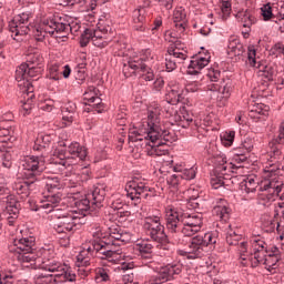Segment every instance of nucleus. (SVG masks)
Masks as SVG:
<instances>
[{"label": "nucleus", "instance_id": "f257e3e1", "mask_svg": "<svg viewBox=\"0 0 284 284\" xmlns=\"http://www.w3.org/2000/svg\"><path fill=\"white\" fill-rule=\"evenodd\" d=\"M145 129V135L144 141L146 148V154L148 156H168L170 154V146L165 143H159V144H150L156 143L159 139L168 140V134L170 132L161 129V105L159 103L153 102L148 108V121L144 122Z\"/></svg>", "mask_w": 284, "mask_h": 284}, {"label": "nucleus", "instance_id": "f03ea898", "mask_svg": "<svg viewBox=\"0 0 284 284\" xmlns=\"http://www.w3.org/2000/svg\"><path fill=\"white\" fill-rule=\"evenodd\" d=\"M203 219L199 214L190 215L176 209L166 211V229L172 234H183L184 236H194L201 232Z\"/></svg>", "mask_w": 284, "mask_h": 284}, {"label": "nucleus", "instance_id": "7ed1b4c3", "mask_svg": "<svg viewBox=\"0 0 284 284\" xmlns=\"http://www.w3.org/2000/svg\"><path fill=\"white\" fill-rule=\"evenodd\" d=\"M21 165L24 170L23 176L27 181L16 183L13 189L17 194H28L30 183L40 181L41 174L45 171V159L43 155H27L21 160Z\"/></svg>", "mask_w": 284, "mask_h": 284}, {"label": "nucleus", "instance_id": "20e7f679", "mask_svg": "<svg viewBox=\"0 0 284 284\" xmlns=\"http://www.w3.org/2000/svg\"><path fill=\"white\" fill-rule=\"evenodd\" d=\"M42 270L50 272V274L37 275V284H50L52 281L57 282V278H60L62 283H72L77 278V275L70 273V266L57 260L43 262Z\"/></svg>", "mask_w": 284, "mask_h": 284}, {"label": "nucleus", "instance_id": "39448f33", "mask_svg": "<svg viewBox=\"0 0 284 284\" xmlns=\"http://www.w3.org/2000/svg\"><path fill=\"white\" fill-rule=\"evenodd\" d=\"M51 216L57 219L53 223V230H55L58 234L77 232V230L83 225V217L79 216V213L74 211L57 210Z\"/></svg>", "mask_w": 284, "mask_h": 284}, {"label": "nucleus", "instance_id": "423d86ee", "mask_svg": "<svg viewBox=\"0 0 284 284\" xmlns=\"http://www.w3.org/2000/svg\"><path fill=\"white\" fill-rule=\"evenodd\" d=\"M33 34L37 41H43L47 34L53 37V34H60L59 37H65L70 34V23L58 22L57 19L49 17L42 19V22L33 30Z\"/></svg>", "mask_w": 284, "mask_h": 284}, {"label": "nucleus", "instance_id": "0eeeda50", "mask_svg": "<svg viewBox=\"0 0 284 284\" xmlns=\"http://www.w3.org/2000/svg\"><path fill=\"white\" fill-rule=\"evenodd\" d=\"M55 154L58 156V165H62V168L68 169L71 165H77L79 161H85L88 156V150L84 146H81L78 142H72L63 150H57Z\"/></svg>", "mask_w": 284, "mask_h": 284}, {"label": "nucleus", "instance_id": "6e6552de", "mask_svg": "<svg viewBox=\"0 0 284 284\" xmlns=\"http://www.w3.org/2000/svg\"><path fill=\"white\" fill-rule=\"evenodd\" d=\"M144 230L149 236L156 243L162 245V250H168V235H165V226L161 223V217L158 215H150L144 219Z\"/></svg>", "mask_w": 284, "mask_h": 284}, {"label": "nucleus", "instance_id": "1a4fd4ad", "mask_svg": "<svg viewBox=\"0 0 284 284\" xmlns=\"http://www.w3.org/2000/svg\"><path fill=\"white\" fill-rule=\"evenodd\" d=\"M246 64L250 65V68L257 70L260 77H264V79H267V81H274V77H276V70L274 67L267 64V62L256 57V47L254 45H248L247 48Z\"/></svg>", "mask_w": 284, "mask_h": 284}, {"label": "nucleus", "instance_id": "9d476101", "mask_svg": "<svg viewBox=\"0 0 284 284\" xmlns=\"http://www.w3.org/2000/svg\"><path fill=\"white\" fill-rule=\"evenodd\" d=\"M30 19H32V13L23 12L16 16L11 21H9V31L12 33L11 37L17 39V37H26L30 32Z\"/></svg>", "mask_w": 284, "mask_h": 284}, {"label": "nucleus", "instance_id": "9b49d317", "mask_svg": "<svg viewBox=\"0 0 284 284\" xmlns=\"http://www.w3.org/2000/svg\"><path fill=\"white\" fill-rule=\"evenodd\" d=\"M136 72H142L141 78L144 81H154V71L148 67V64L142 63L139 59L129 60L128 64L123 65V73L125 77H132Z\"/></svg>", "mask_w": 284, "mask_h": 284}, {"label": "nucleus", "instance_id": "f8f14e48", "mask_svg": "<svg viewBox=\"0 0 284 284\" xmlns=\"http://www.w3.org/2000/svg\"><path fill=\"white\" fill-rule=\"evenodd\" d=\"M43 72V67H36L30 64H20L18 69L16 70V80L18 81V85H21V83H30L32 85V82L30 79H33V81H39V78L41 77V73Z\"/></svg>", "mask_w": 284, "mask_h": 284}, {"label": "nucleus", "instance_id": "ddd939ff", "mask_svg": "<svg viewBox=\"0 0 284 284\" xmlns=\"http://www.w3.org/2000/svg\"><path fill=\"white\" fill-rule=\"evenodd\" d=\"M126 192L132 201H139L141 196L148 199V192H150V186L145 180L134 179L126 185Z\"/></svg>", "mask_w": 284, "mask_h": 284}, {"label": "nucleus", "instance_id": "4468645a", "mask_svg": "<svg viewBox=\"0 0 284 284\" xmlns=\"http://www.w3.org/2000/svg\"><path fill=\"white\" fill-rule=\"evenodd\" d=\"M168 52L169 54H166L165 58V68L168 72H173V70H176V65H179V63H183V61H185L187 55L185 54V51L179 49L178 44L170 47Z\"/></svg>", "mask_w": 284, "mask_h": 284}, {"label": "nucleus", "instance_id": "2eb2a0df", "mask_svg": "<svg viewBox=\"0 0 284 284\" xmlns=\"http://www.w3.org/2000/svg\"><path fill=\"white\" fill-rule=\"evenodd\" d=\"M284 141L281 138H275L270 142V165H277L280 168L284 160Z\"/></svg>", "mask_w": 284, "mask_h": 284}, {"label": "nucleus", "instance_id": "dca6fc26", "mask_svg": "<svg viewBox=\"0 0 284 284\" xmlns=\"http://www.w3.org/2000/svg\"><path fill=\"white\" fill-rule=\"evenodd\" d=\"M20 90L22 92V113L23 115L30 114L32 110V101L34 99V87L30 82L20 83Z\"/></svg>", "mask_w": 284, "mask_h": 284}, {"label": "nucleus", "instance_id": "f3484780", "mask_svg": "<svg viewBox=\"0 0 284 284\" xmlns=\"http://www.w3.org/2000/svg\"><path fill=\"white\" fill-rule=\"evenodd\" d=\"M85 105H90L95 112H103V102L99 98V90L97 87H89L83 94Z\"/></svg>", "mask_w": 284, "mask_h": 284}, {"label": "nucleus", "instance_id": "a211bd4d", "mask_svg": "<svg viewBox=\"0 0 284 284\" xmlns=\"http://www.w3.org/2000/svg\"><path fill=\"white\" fill-rule=\"evenodd\" d=\"M216 236H213L211 233H206L203 236H195L190 240L189 247H192L193 250H201L202 247H209V250H216Z\"/></svg>", "mask_w": 284, "mask_h": 284}, {"label": "nucleus", "instance_id": "6ab92c4d", "mask_svg": "<svg viewBox=\"0 0 284 284\" xmlns=\"http://www.w3.org/2000/svg\"><path fill=\"white\" fill-rule=\"evenodd\" d=\"M61 203V193H50L38 205L39 210H44L47 214H54Z\"/></svg>", "mask_w": 284, "mask_h": 284}, {"label": "nucleus", "instance_id": "aec40b11", "mask_svg": "<svg viewBox=\"0 0 284 284\" xmlns=\"http://www.w3.org/2000/svg\"><path fill=\"white\" fill-rule=\"evenodd\" d=\"M206 65H210V53H206L205 57L199 54L190 61L187 72L189 74H199Z\"/></svg>", "mask_w": 284, "mask_h": 284}, {"label": "nucleus", "instance_id": "412c9836", "mask_svg": "<svg viewBox=\"0 0 284 284\" xmlns=\"http://www.w3.org/2000/svg\"><path fill=\"white\" fill-rule=\"evenodd\" d=\"M148 9L139 8L133 11L134 30L145 32V23H148Z\"/></svg>", "mask_w": 284, "mask_h": 284}, {"label": "nucleus", "instance_id": "4be33fe9", "mask_svg": "<svg viewBox=\"0 0 284 284\" xmlns=\"http://www.w3.org/2000/svg\"><path fill=\"white\" fill-rule=\"evenodd\" d=\"M278 261H281V255H278V251H266V254L264 256V265L267 272H270L271 274H276Z\"/></svg>", "mask_w": 284, "mask_h": 284}, {"label": "nucleus", "instance_id": "5701e85b", "mask_svg": "<svg viewBox=\"0 0 284 284\" xmlns=\"http://www.w3.org/2000/svg\"><path fill=\"white\" fill-rule=\"evenodd\" d=\"M61 112L63 128H68L69 125H72V122L74 121L77 104H74V102H68L61 108Z\"/></svg>", "mask_w": 284, "mask_h": 284}, {"label": "nucleus", "instance_id": "b1692460", "mask_svg": "<svg viewBox=\"0 0 284 284\" xmlns=\"http://www.w3.org/2000/svg\"><path fill=\"white\" fill-rule=\"evenodd\" d=\"M111 247L112 245L103 241V233L101 230H98L93 232V241H90L83 250H110Z\"/></svg>", "mask_w": 284, "mask_h": 284}, {"label": "nucleus", "instance_id": "393cba45", "mask_svg": "<svg viewBox=\"0 0 284 284\" xmlns=\"http://www.w3.org/2000/svg\"><path fill=\"white\" fill-rule=\"evenodd\" d=\"M165 100L171 105H176L178 103H181L183 101V89L179 87L178 84L170 85L166 89Z\"/></svg>", "mask_w": 284, "mask_h": 284}, {"label": "nucleus", "instance_id": "a878e982", "mask_svg": "<svg viewBox=\"0 0 284 284\" xmlns=\"http://www.w3.org/2000/svg\"><path fill=\"white\" fill-rule=\"evenodd\" d=\"M17 138H14V129L12 125H8L0 123V145L11 146V143H14Z\"/></svg>", "mask_w": 284, "mask_h": 284}, {"label": "nucleus", "instance_id": "bb28decb", "mask_svg": "<svg viewBox=\"0 0 284 284\" xmlns=\"http://www.w3.org/2000/svg\"><path fill=\"white\" fill-rule=\"evenodd\" d=\"M0 152L3 168L10 170L12 168V161H14V156H17V153H14L12 146H7L6 144H0Z\"/></svg>", "mask_w": 284, "mask_h": 284}, {"label": "nucleus", "instance_id": "cd10ccee", "mask_svg": "<svg viewBox=\"0 0 284 284\" xmlns=\"http://www.w3.org/2000/svg\"><path fill=\"white\" fill-rule=\"evenodd\" d=\"M50 143H52V135L45 134V133H40L38 134L34 144H33V150L34 152H45L48 148H50Z\"/></svg>", "mask_w": 284, "mask_h": 284}, {"label": "nucleus", "instance_id": "c85d7f7f", "mask_svg": "<svg viewBox=\"0 0 284 284\" xmlns=\"http://www.w3.org/2000/svg\"><path fill=\"white\" fill-rule=\"evenodd\" d=\"M173 23L179 32H185V26H187V19L185 9L178 8L173 13Z\"/></svg>", "mask_w": 284, "mask_h": 284}, {"label": "nucleus", "instance_id": "c756f323", "mask_svg": "<svg viewBox=\"0 0 284 284\" xmlns=\"http://www.w3.org/2000/svg\"><path fill=\"white\" fill-rule=\"evenodd\" d=\"M230 212L231 210L227 207V202H225V200H220V203L213 209V214L224 223L230 220Z\"/></svg>", "mask_w": 284, "mask_h": 284}, {"label": "nucleus", "instance_id": "7c9ffc66", "mask_svg": "<svg viewBox=\"0 0 284 284\" xmlns=\"http://www.w3.org/2000/svg\"><path fill=\"white\" fill-rule=\"evenodd\" d=\"M239 241H241V234H239V232L232 230V226L229 225V231L226 233V243L231 247H241V248L247 247V243H245V242L239 243Z\"/></svg>", "mask_w": 284, "mask_h": 284}, {"label": "nucleus", "instance_id": "2f4dec72", "mask_svg": "<svg viewBox=\"0 0 284 284\" xmlns=\"http://www.w3.org/2000/svg\"><path fill=\"white\" fill-rule=\"evenodd\" d=\"M229 52L234 57H241L245 52V47H243L239 38L233 36L229 39Z\"/></svg>", "mask_w": 284, "mask_h": 284}, {"label": "nucleus", "instance_id": "473e14b6", "mask_svg": "<svg viewBox=\"0 0 284 284\" xmlns=\"http://www.w3.org/2000/svg\"><path fill=\"white\" fill-rule=\"evenodd\" d=\"M13 245L17 250H33L37 245V239L34 236L22 237L20 240H14Z\"/></svg>", "mask_w": 284, "mask_h": 284}, {"label": "nucleus", "instance_id": "72a5a7b5", "mask_svg": "<svg viewBox=\"0 0 284 284\" xmlns=\"http://www.w3.org/2000/svg\"><path fill=\"white\" fill-rule=\"evenodd\" d=\"M91 203L95 207H101V203L105 201V189L103 186H97L91 194Z\"/></svg>", "mask_w": 284, "mask_h": 284}, {"label": "nucleus", "instance_id": "f704fd0d", "mask_svg": "<svg viewBox=\"0 0 284 284\" xmlns=\"http://www.w3.org/2000/svg\"><path fill=\"white\" fill-rule=\"evenodd\" d=\"M92 254L90 250H81L80 253L77 255L75 266L77 267H88L90 265V257Z\"/></svg>", "mask_w": 284, "mask_h": 284}, {"label": "nucleus", "instance_id": "c9c22d12", "mask_svg": "<svg viewBox=\"0 0 284 284\" xmlns=\"http://www.w3.org/2000/svg\"><path fill=\"white\" fill-rule=\"evenodd\" d=\"M62 187H63V185H61L59 178L51 176V178L47 179L45 190H47V192H49V194L59 193V190H61Z\"/></svg>", "mask_w": 284, "mask_h": 284}, {"label": "nucleus", "instance_id": "e433bc0d", "mask_svg": "<svg viewBox=\"0 0 284 284\" xmlns=\"http://www.w3.org/2000/svg\"><path fill=\"white\" fill-rule=\"evenodd\" d=\"M17 258L20 263H32L37 261L34 251L21 250L17 253Z\"/></svg>", "mask_w": 284, "mask_h": 284}, {"label": "nucleus", "instance_id": "4c0bfd02", "mask_svg": "<svg viewBox=\"0 0 284 284\" xmlns=\"http://www.w3.org/2000/svg\"><path fill=\"white\" fill-rule=\"evenodd\" d=\"M27 65H36L37 68H43V55L39 52L29 53L27 55Z\"/></svg>", "mask_w": 284, "mask_h": 284}, {"label": "nucleus", "instance_id": "58836bf2", "mask_svg": "<svg viewBox=\"0 0 284 284\" xmlns=\"http://www.w3.org/2000/svg\"><path fill=\"white\" fill-rule=\"evenodd\" d=\"M260 251H254L253 254L246 256L247 251H244V253L241 255L242 261H245V265L251 264L252 267H256L258 263H261V256H258Z\"/></svg>", "mask_w": 284, "mask_h": 284}, {"label": "nucleus", "instance_id": "ea45409f", "mask_svg": "<svg viewBox=\"0 0 284 284\" xmlns=\"http://www.w3.org/2000/svg\"><path fill=\"white\" fill-rule=\"evenodd\" d=\"M236 18L241 19L244 23V28H251L254 23V18L250 14V11L247 10H241L236 13Z\"/></svg>", "mask_w": 284, "mask_h": 284}, {"label": "nucleus", "instance_id": "a19ab883", "mask_svg": "<svg viewBox=\"0 0 284 284\" xmlns=\"http://www.w3.org/2000/svg\"><path fill=\"white\" fill-rule=\"evenodd\" d=\"M256 187H258V185H257L256 181L254 180V178H246L242 182V190H243V192H246V194L256 192Z\"/></svg>", "mask_w": 284, "mask_h": 284}, {"label": "nucleus", "instance_id": "79ce46f5", "mask_svg": "<svg viewBox=\"0 0 284 284\" xmlns=\"http://www.w3.org/2000/svg\"><path fill=\"white\" fill-rule=\"evenodd\" d=\"M168 184L171 185L174 190H179L181 185H185V182L183 181V174L181 173H175L168 178Z\"/></svg>", "mask_w": 284, "mask_h": 284}, {"label": "nucleus", "instance_id": "37998d69", "mask_svg": "<svg viewBox=\"0 0 284 284\" xmlns=\"http://www.w3.org/2000/svg\"><path fill=\"white\" fill-rule=\"evenodd\" d=\"M263 21H272L274 23V19H278V16H274L272 12V4L266 3L261 8Z\"/></svg>", "mask_w": 284, "mask_h": 284}, {"label": "nucleus", "instance_id": "c03bdc74", "mask_svg": "<svg viewBox=\"0 0 284 284\" xmlns=\"http://www.w3.org/2000/svg\"><path fill=\"white\" fill-rule=\"evenodd\" d=\"M6 210L11 219H16L17 216H19V210H21V204L13 200L7 204Z\"/></svg>", "mask_w": 284, "mask_h": 284}, {"label": "nucleus", "instance_id": "a18cd8bd", "mask_svg": "<svg viewBox=\"0 0 284 284\" xmlns=\"http://www.w3.org/2000/svg\"><path fill=\"white\" fill-rule=\"evenodd\" d=\"M93 34H94V29H87L81 34V38H80L81 48H85V45H88L90 41H94Z\"/></svg>", "mask_w": 284, "mask_h": 284}, {"label": "nucleus", "instance_id": "49530a36", "mask_svg": "<svg viewBox=\"0 0 284 284\" xmlns=\"http://www.w3.org/2000/svg\"><path fill=\"white\" fill-rule=\"evenodd\" d=\"M101 32H103V34H108V32H112V28L108 27V28H102L100 30L93 29V45H97L98 48H101V43H99V40L103 39V36L101 34Z\"/></svg>", "mask_w": 284, "mask_h": 284}, {"label": "nucleus", "instance_id": "de8ad7c7", "mask_svg": "<svg viewBox=\"0 0 284 284\" xmlns=\"http://www.w3.org/2000/svg\"><path fill=\"white\" fill-rule=\"evenodd\" d=\"M48 78L52 81H59L61 79V65L51 64L49 68Z\"/></svg>", "mask_w": 284, "mask_h": 284}, {"label": "nucleus", "instance_id": "09e8293b", "mask_svg": "<svg viewBox=\"0 0 284 284\" xmlns=\"http://www.w3.org/2000/svg\"><path fill=\"white\" fill-rule=\"evenodd\" d=\"M234 136H236V133L234 131L224 132L221 134V141L225 148H231V145L234 143Z\"/></svg>", "mask_w": 284, "mask_h": 284}, {"label": "nucleus", "instance_id": "8fccbe9b", "mask_svg": "<svg viewBox=\"0 0 284 284\" xmlns=\"http://www.w3.org/2000/svg\"><path fill=\"white\" fill-rule=\"evenodd\" d=\"M222 19H227L232 14V1L222 0L221 4Z\"/></svg>", "mask_w": 284, "mask_h": 284}, {"label": "nucleus", "instance_id": "3c124183", "mask_svg": "<svg viewBox=\"0 0 284 284\" xmlns=\"http://www.w3.org/2000/svg\"><path fill=\"white\" fill-rule=\"evenodd\" d=\"M133 59H139L142 63H150L154 60V54H152V51L150 49L143 50L140 57H135Z\"/></svg>", "mask_w": 284, "mask_h": 284}, {"label": "nucleus", "instance_id": "603ef678", "mask_svg": "<svg viewBox=\"0 0 284 284\" xmlns=\"http://www.w3.org/2000/svg\"><path fill=\"white\" fill-rule=\"evenodd\" d=\"M95 281L98 283H106V281H110V274L108 273V270L98 268L95 273Z\"/></svg>", "mask_w": 284, "mask_h": 284}, {"label": "nucleus", "instance_id": "864d4df0", "mask_svg": "<svg viewBox=\"0 0 284 284\" xmlns=\"http://www.w3.org/2000/svg\"><path fill=\"white\" fill-rule=\"evenodd\" d=\"M174 273V266H163L160 268V278L162 281H168Z\"/></svg>", "mask_w": 284, "mask_h": 284}, {"label": "nucleus", "instance_id": "5fc2aeb1", "mask_svg": "<svg viewBox=\"0 0 284 284\" xmlns=\"http://www.w3.org/2000/svg\"><path fill=\"white\" fill-rule=\"evenodd\" d=\"M220 94H222L223 99H230V94H232V83H225V81H222V89Z\"/></svg>", "mask_w": 284, "mask_h": 284}, {"label": "nucleus", "instance_id": "6e6d98bb", "mask_svg": "<svg viewBox=\"0 0 284 284\" xmlns=\"http://www.w3.org/2000/svg\"><path fill=\"white\" fill-rule=\"evenodd\" d=\"M223 175H213L211 178V185L213 190H219V187H223L224 185Z\"/></svg>", "mask_w": 284, "mask_h": 284}, {"label": "nucleus", "instance_id": "4d7b16f0", "mask_svg": "<svg viewBox=\"0 0 284 284\" xmlns=\"http://www.w3.org/2000/svg\"><path fill=\"white\" fill-rule=\"evenodd\" d=\"M196 176V170L194 168L191 169H184L182 171V180L185 181H192V179H195Z\"/></svg>", "mask_w": 284, "mask_h": 284}, {"label": "nucleus", "instance_id": "13d9d810", "mask_svg": "<svg viewBox=\"0 0 284 284\" xmlns=\"http://www.w3.org/2000/svg\"><path fill=\"white\" fill-rule=\"evenodd\" d=\"M179 121H180V125H182V128H190V123H192L194 121V119H192V116H190L189 114L186 115H180L178 116Z\"/></svg>", "mask_w": 284, "mask_h": 284}, {"label": "nucleus", "instance_id": "bf43d9fd", "mask_svg": "<svg viewBox=\"0 0 284 284\" xmlns=\"http://www.w3.org/2000/svg\"><path fill=\"white\" fill-rule=\"evenodd\" d=\"M222 88H223V82L215 81V82H210L206 87V90H210L211 92L221 93Z\"/></svg>", "mask_w": 284, "mask_h": 284}, {"label": "nucleus", "instance_id": "052dcab7", "mask_svg": "<svg viewBox=\"0 0 284 284\" xmlns=\"http://www.w3.org/2000/svg\"><path fill=\"white\" fill-rule=\"evenodd\" d=\"M252 247L253 250H265L267 248V244L265 243V241L255 237L253 239Z\"/></svg>", "mask_w": 284, "mask_h": 284}, {"label": "nucleus", "instance_id": "680f3d73", "mask_svg": "<svg viewBox=\"0 0 284 284\" xmlns=\"http://www.w3.org/2000/svg\"><path fill=\"white\" fill-rule=\"evenodd\" d=\"M90 205H92V201H90V199H84L78 202L79 210H82L83 212H88V210H90Z\"/></svg>", "mask_w": 284, "mask_h": 284}, {"label": "nucleus", "instance_id": "e2e57ef3", "mask_svg": "<svg viewBox=\"0 0 284 284\" xmlns=\"http://www.w3.org/2000/svg\"><path fill=\"white\" fill-rule=\"evenodd\" d=\"M201 90V83L199 81L190 82L186 85V92H199Z\"/></svg>", "mask_w": 284, "mask_h": 284}, {"label": "nucleus", "instance_id": "0e129e2a", "mask_svg": "<svg viewBox=\"0 0 284 284\" xmlns=\"http://www.w3.org/2000/svg\"><path fill=\"white\" fill-rule=\"evenodd\" d=\"M207 77L211 82H216L219 81V79H221V72L216 70H211L209 71Z\"/></svg>", "mask_w": 284, "mask_h": 284}, {"label": "nucleus", "instance_id": "69168bd1", "mask_svg": "<svg viewBox=\"0 0 284 284\" xmlns=\"http://www.w3.org/2000/svg\"><path fill=\"white\" fill-rule=\"evenodd\" d=\"M103 256L109 261H116V256L119 255L116 254V251L106 250L103 252Z\"/></svg>", "mask_w": 284, "mask_h": 284}, {"label": "nucleus", "instance_id": "338daca9", "mask_svg": "<svg viewBox=\"0 0 284 284\" xmlns=\"http://www.w3.org/2000/svg\"><path fill=\"white\" fill-rule=\"evenodd\" d=\"M181 256H186V258H199V250L193 252H186L184 250L180 251Z\"/></svg>", "mask_w": 284, "mask_h": 284}, {"label": "nucleus", "instance_id": "774afa93", "mask_svg": "<svg viewBox=\"0 0 284 284\" xmlns=\"http://www.w3.org/2000/svg\"><path fill=\"white\" fill-rule=\"evenodd\" d=\"M274 23L278 24L280 32H284V14H280L278 18L273 19Z\"/></svg>", "mask_w": 284, "mask_h": 284}]
</instances>
